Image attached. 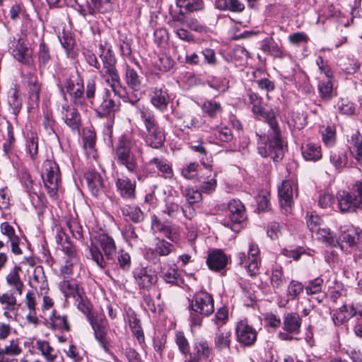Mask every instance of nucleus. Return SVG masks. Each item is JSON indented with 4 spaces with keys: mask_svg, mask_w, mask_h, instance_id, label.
<instances>
[{
    "mask_svg": "<svg viewBox=\"0 0 362 362\" xmlns=\"http://www.w3.org/2000/svg\"><path fill=\"white\" fill-rule=\"evenodd\" d=\"M245 100L252 106L251 110L255 117L265 121L269 127L267 139L264 136V141L259 144V153L263 157H271L275 162L279 161L284 152L276 112L273 110L266 111L262 106V98L252 90L247 92Z\"/></svg>",
    "mask_w": 362,
    "mask_h": 362,
    "instance_id": "nucleus-1",
    "label": "nucleus"
},
{
    "mask_svg": "<svg viewBox=\"0 0 362 362\" xmlns=\"http://www.w3.org/2000/svg\"><path fill=\"white\" fill-rule=\"evenodd\" d=\"M235 335L241 346L250 347L257 341V332L246 320H241L236 325Z\"/></svg>",
    "mask_w": 362,
    "mask_h": 362,
    "instance_id": "nucleus-12",
    "label": "nucleus"
},
{
    "mask_svg": "<svg viewBox=\"0 0 362 362\" xmlns=\"http://www.w3.org/2000/svg\"><path fill=\"white\" fill-rule=\"evenodd\" d=\"M315 232L317 240L329 245L337 247V244L339 243L338 239L328 228H318Z\"/></svg>",
    "mask_w": 362,
    "mask_h": 362,
    "instance_id": "nucleus-45",
    "label": "nucleus"
},
{
    "mask_svg": "<svg viewBox=\"0 0 362 362\" xmlns=\"http://www.w3.org/2000/svg\"><path fill=\"white\" fill-rule=\"evenodd\" d=\"M117 264L123 271L128 272L132 265L129 254L123 250H120L117 254Z\"/></svg>",
    "mask_w": 362,
    "mask_h": 362,
    "instance_id": "nucleus-63",
    "label": "nucleus"
},
{
    "mask_svg": "<svg viewBox=\"0 0 362 362\" xmlns=\"http://www.w3.org/2000/svg\"><path fill=\"white\" fill-rule=\"evenodd\" d=\"M74 299L76 300L78 309L87 317L89 323H90L91 318L95 319L97 315H100V313L93 314L91 313L92 305L85 296V293L81 296H77Z\"/></svg>",
    "mask_w": 362,
    "mask_h": 362,
    "instance_id": "nucleus-44",
    "label": "nucleus"
},
{
    "mask_svg": "<svg viewBox=\"0 0 362 362\" xmlns=\"http://www.w3.org/2000/svg\"><path fill=\"white\" fill-rule=\"evenodd\" d=\"M231 337L232 333L230 330L218 327L215 333L214 339L215 349L219 351L226 349H230Z\"/></svg>",
    "mask_w": 362,
    "mask_h": 362,
    "instance_id": "nucleus-30",
    "label": "nucleus"
},
{
    "mask_svg": "<svg viewBox=\"0 0 362 362\" xmlns=\"http://www.w3.org/2000/svg\"><path fill=\"white\" fill-rule=\"evenodd\" d=\"M188 309L189 312V321L192 332L200 328L203 317L211 315L214 311L213 297L206 291L196 292L189 298Z\"/></svg>",
    "mask_w": 362,
    "mask_h": 362,
    "instance_id": "nucleus-3",
    "label": "nucleus"
},
{
    "mask_svg": "<svg viewBox=\"0 0 362 362\" xmlns=\"http://www.w3.org/2000/svg\"><path fill=\"white\" fill-rule=\"evenodd\" d=\"M175 250L174 245L167 240L156 238L154 240L153 248H148L145 252V257L151 259L155 255L159 256H168Z\"/></svg>",
    "mask_w": 362,
    "mask_h": 362,
    "instance_id": "nucleus-21",
    "label": "nucleus"
},
{
    "mask_svg": "<svg viewBox=\"0 0 362 362\" xmlns=\"http://www.w3.org/2000/svg\"><path fill=\"white\" fill-rule=\"evenodd\" d=\"M183 195L189 204L198 203L202 199L201 191L194 187L186 188L183 192Z\"/></svg>",
    "mask_w": 362,
    "mask_h": 362,
    "instance_id": "nucleus-62",
    "label": "nucleus"
},
{
    "mask_svg": "<svg viewBox=\"0 0 362 362\" xmlns=\"http://www.w3.org/2000/svg\"><path fill=\"white\" fill-rule=\"evenodd\" d=\"M122 214L124 216L135 223L143 221L144 218V213L141 211V209L134 205H127L124 206L122 209Z\"/></svg>",
    "mask_w": 362,
    "mask_h": 362,
    "instance_id": "nucleus-50",
    "label": "nucleus"
},
{
    "mask_svg": "<svg viewBox=\"0 0 362 362\" xmlns=\"http://www.w3.org/2000/svg\"><path fill=\"white\" fill-rule=\"evenodd\" d=\"M362 230L354 226L349 227L346 230L341 232L339 239L338 240L339 243L337 246H339L342 250H349L356 246V243L360 239Z\"/></svg>",
    "mask_w": 362,
    "mask_h": 362,
    "instance_id": "nucleus-17",
    "label": "nucleus"
},
{
    "mask_svg": "<svg viewBox=\"0 0 362 362\" xmlns=\"http://www.w3.org/2000/svg\"><path fill=\"white\" fill-rule=\"evenodd\" d=\"M26 150L30 158L34 160L38 152V136L35 132L27 134Z\"/></svg>",
    "mask_w": 362,
    "mask_h": 362,
    "instance_id": "nucleus-49",
    "label": "nucleus"
},
{
    "mask_svg": "<svg viewBox=\"0 0 362 362\" xmlns=\"http://www.w3.org/2000/svg\"><path fill=\"white\" fill-rule=\"evenodd\" d=\"M324 281L320 277H317L313 280L308 281L305 289L308 295L316 294L322 291Z\"/></svg>",
    "mask_w": 362,
    "mask_h": 362,
    "instance_id": "nucleus-64",
    "label": "nucleus"
},
{
    "mask_svg": "<svg viewBox=\"0 0 362 362\" xmlns=\"http://www.w3.org/2000/svg\"><path fill=\"white\" fill-rule=\"evenodd\" d=\"M117 189L120 195L124 199H132L135 195V182H132L128 177L118 178L116 182Z\"/></svg>",
    "mask_w": 362,
    "mask_h": 362,
    "instance_id": "nucleus-32",
    "label": "nucleus"
},
{
    "mask_svg": "<svg viewBox=\"0 0 362 362\" xmlns=\"http://www.w3.org/2000/svg\"><path fill=\"white\" fill-rule=\"evenodd\" d=\"M278 194L281 209L285 214H290L293 204V197L298 194L297 184L294 180H287L279 187Z\"/></svg>",
    "mask_w": 362,
    "mask_h": 362,
    "instance_id": "nucleus-9",
    "label": "nucleus"
},
{
    "mask_svg": "<svg viewBox=\"0 0 362 362\" xmlns=\"http://www.w3.org/2000/svg\"><path fill=\"white\" fill-rule=\"evenodd\" d=\"M61 117L64 123L73 131H78L81 125V115L78 110L71 105L62 106Z\"/></svg>",
    "mask_w": 362,
    "mask_h": 362,
    "instance_id": "nucleus-20",
    "label": "nucleus"
},
{
    "mask_svg": "<svg viewBox=\"0 0 362 362\" xmlns=\"http://www.w3.org/2000/svg\"><path fill=\"white\" fill-rule=\"evenodd\" d=\"M176 5L180 12H194L202 10L204 7L202 0H176Z\"/></svg>",
    "mask_w": 362,
    "mask_h": 362,
    "instance_id": "nucleus-46",
    "label": "nucleus"
},
{
    "mask_svg": "<svg viewBox=\"0 0 362 362\" xmlns=\"http://www.w3.org/2000/svg\"><path fill=\"white\" fill-rule=\"evenodd\" d=\"M28 89L30 99L37 103L40 99V85L35 76H31L28 79Z\"/></svg>",
    "mask_w": 362,
    "mask_h": 362,
    "instance_id": "nucleus-54",
    "label": "nucleus"
},
{
    "mask_svg": "<svg viewBox=\"0 0 362 362\" xmlns=\"http://www.w3.org/2000/svg\"><path fill=\"white\" fill-rule=\"evenodd\" d=\"M88 187L93 196L98 197L103 192V180L102 176L95 170H88L85 173Z\"/></svg>",
    "mask_w": 362,
    "mask_h": 362,
    "instance_id": "nucleus-26",
    "label": "nucleus"
},
{
    "mask_svg": "<svg viewBox=\"0 0 362 362\" xmlns=\"http://www.w3.org/2000/svg\"><path fill=\"white\" fill-rule=\"evenodd\" d=\"M354 190L356 193L354 197L346 191L338 192L337 198L341 212L353 211L356 209H362V181L355 183Z\"/></svg>",
    "mask_w": 362,
    "mask_h": 362,
    "instance_id": "nucleus-8",
    "label": "nucleus"
},
{
    "mask_svg": "<svg viewBox=\"0 0 362 362\" xmlns=\"http://www.w3.org/2000/svg\"><path fill=\"white\" fill-rule=\"evenodd\" d=\"M203 121L202 117L199 115H185L183 117V124L184 127L188 129H197L202 127L203 124Z\"/></svg>",
    "mask_w": 362,
    "mask_h": 362,
    "instance_id": "nucleus-60",
    "label": "nucleus"
},
{
    "mask_svg": "<svg viewBox=\"0 0 362 362\" xmlns=\"http://www.w3.org/2000/svg\"><path fill=\"white\" fill-rule=\"evenodd\" d=\"M65 89L69 94L71 100L76 105L83 106L85 104L84 86L83 81L69 79L65 83Z\"/></svg>",
    "mask_w": 362,
    "mask_h": 362,
    "instance_id": "nucleus-18",
    "label": "nucleus"
},
{
    "mask_svg": "<svg viewBox=\"0 0 362 362\" xmlns=\"http://www.w3.org/2000/svg\"><path fill=\"white\" fill-rule=\"evenodd\" d=\"M8 47L9 49L11 50L14 58L18 61L24 64L30 63V52L21 38L18 40L13 38V40H11L8 44Z\"/></svg>",
    "mask_w": 362,
    "mask_h": 362,
    "instance_id": "nucleus-23",
    "label": "nucleus"
},
{
    "mask_svg": "<svg viewBox=\"0 0 362 362\" xmlns=\"http://www.w3.org/2000/svg\"><path fill=\"white\" fill-rule=\"evenodd\" d=\"M59 288L66 298H75L84 294L83 288L80 286L78 281L74 279H64L59 282Z\"/></svg>",
    "mask_w": 362,
    "mask_h": 362,
    "instance_id": "nucleus-24",
    "label": "nucleus"
},
{
    "mask_svg": "<svg viewBox=\"0 0 362 362\" xmlns=\"http://www.w3.org/2000/svg\"><path fill=\"white\" fill-rule=\"evenodd\" d=\"M1 232L6 235L10 243L11 252L16 255L22 254V250L19 247L20 238L16 235L15 230L8 222H4L1 224Z\"/></svg>",
    "mask_w": 362,
    "mask_h": 362,
    "instance_id": "nucleus-29",
    "label": "nucleus"
},
{
    "mask_svg": "<svg viewBox=\"0 0 362 362\" xmlns=\"http://www.w3.org/2000/svg\"><path fill=\"white\" fill-rule=\"evenodd\" d=\"M318 90L320 97L325 100H329L334 95L333 85L332 81L327 78L319 83Z\"/></svg>",
    "mask_w": 362,
    "mask_h": 362,
    "instance_id": "nucleus-55",
    "label": "nucleus"
},
{
    "mask_svg": "<svg viewBox=\"0 0 362 362\" xmlns=\"http://www.w3.org/2000/svg\"><path fill=\"white\" fill-rule=\"evenodd\" d=\"M194 349L195 351L194 356L198 358V361L202 358H208L211 353V349L210 348L208 341L203 338L196 339L194 340Z\"/></svg>",
    "mask_w": 362,
    "mask_h": 362,
    "instance_id": "nucleus-37",
    "label": "nucleus"
},
{
    "mask_svg": "<svg viewBox=\"0 0 362 362\" xmlns=\"http://www.w3.org/2000/svg\"><path fill=\"white\" fill-rule=\"evenodd\" d=\"M302 156L305 160L315 162L322 158L321 147L317 144L308 142L302 146Z\"/></svg>",
    "mask_w": 362,
    "mask_h": 362,
    "instance_id": "nucleus-34",
    "label": "nucleus"
},
{
    "mask_svg": "<svg viewBox=\"0 0 362 362\" xmlns=\"http://www.w3.org/2000/svg\"><path fill=\"white\" fill-rule=\"evenodd\" d=\"M8 103L13 115H17L22 107L21 100L18 97L16 90H11L8 97Z\"/></svg>",
    "mask_w": 362,
    "mask_h": 362,
    "instance_id": "nucleus-59",
    "label": "nucleus"
},
{
    "mask_svg": "<svg viewBox=\"0 0 362 362\" xmlns=\"http://www.w3.org/2000/svg\"><path fill=\"white\" fill-rule=\"evenodd\" d=\"M162 277L168 284H177L180 279V274L175 264L164 265L160 270Z\"/></svg>",
    "mask_w": 362,
    "mask_h": 362,
    "instance_id": "nucleus-39",
    "label": "nucleus"
},
{
    "mask_svg": "<svg viewBox=\"0 0 362 362\" xmlns=\"http://www.w3.org/2000/svg\"><path fill=\"white\" fill-rule=\"evenodd\" d=\"M98 54L103 62L102 69H111L115 66L116 59L114 53L110 48H108L105 51L103 45L100 44Z\"/></svg>",
    "mask_w": 362,
    "mask_h": 362,
    "instance_id": "nucleus-43",
    "label": "nucleus"
},
{
    "mask_svg": "<svg viewBox=\"0 0 362 362\" xmlns=\"http://www.w3.org/2000/svg\"><path fill=\"white\" fill-rule=\"evenodd\" d=\"M175 343L178 346L180 352L186 356L190 352V346L187 339L185 337L182 332H176L175 333Z\"/></svg>",
    "mask_w": 362,
    "mask_h": 362,
    "instance_id": "nucleus-57",
    "label": "nucleus"
},
{
    "mask_svg": "<svg viewBox=\"0 0 362 362\" xmlns=\"http://www.w3.org/2000/svg\"><path fill=\"white\" fill-rule=\"evenodd\" d=\"M100 74L104 81L110 85L115 95L123 98L124 102H128L132 105L138 103L139 96L137 94L132 95L129 93H127L126 95H123V89L116 66L107 69H101Z\"/></svg>",
    "mask_w": 362,
    "mask_h": 362,
    "instance_id": "nucleus-7",
    "label": "nucleus"
},
{
    "mask_svg": "<svg viewBox=\"0 0 362 362\" xmlns=\"http://www.w3.org/2000/svg\"><path fill=\"white\" fill-rule=\"evenodd\" d=\"M117 247L114 239L108 234L100 233L90 237L89 255L101 269L106 267L107 260H113Z\"/></svg>",
    "mask_w": 362,
    "mask_h": 362,
    "instance_id": "nucleus-2",
    "label": "nucleus"
},
{
    "mask_svg": "<svg viewBox=\"0 0 362 362\" xmlns=\"http://www.w3.org/2000/svg\"><path fill=\"white\" fill-rule=\"evenodd\" d=\"M149 98L152 105L159 111L165 112L170 102V96L164 86H157L151 88Z\"/></svg>",
    "mask_w": 362,
    "mask_h": 362,
    "instance_id": "nucleus-14",
    "label": "nucleus"
},
{
    "mask_svg": "<svg viewBox=\"0 0 362 362\" xmlns=\"http://www.w3.org/2000/svg\"><path fill=\"white\" fill-rule=\"evenodd\" d=\"M42 177L48 194L55 198L60 183V173L58 165L54 160H46L43 163Z\"/></svg>",
    "mask_w": 362,
    "mask_h": 362,
    "instance_id": "nucleus-5",
    "label": "nucleus"
},
{
    "mask_svg": "<svg viewBox=\"0 0 362 362\" xmlns=\"http://www.w3.org/2000/svg\"><path fill=\"white\" fill-rule=\"evenodd\" d=\"M201 108L203 112L211 118H216L223 112L221 103L212 99L204 101Z\"/></svg>",
    "mask_w": 362,
    "mask_h": 362,
    "instance_id": "nucleus-40",
    "label": "nucleus"
},
{
    "mask_svg": "<svg viewBox=\"0 0 362 362\" xmlns=\"http://www.w3.org/2000/svg\"><path fill=\"white\" fill-rule=\"evenodd\" d=\"M210 88L219 93H224L228 89V81L225 78L214 77L208 81Z\"/></svg>",
    "mask_w": 362,
    "mask_h": 362,
    "instance_id": "nucleus-61",
    "label": "nucleus"
},
{
    "mask_svg": "<svg viewBox=\"0 0 362 362\" xmlns=\"http://www.w3.org/2000/svg\"><path fill=\"white\" fill-rule=\"evenodd\" d=\"M286 282V280L284 275L282 268L281 267H276L273 268L270 276V283L272 288L275 290V293L281 290Z\"/></svg>",
    "mask_w": 362,
    "mask_h": 362,
    "instance_id": "nucleus-42",
    "label": "nucleus"
},
{
    "mask_svg": "<svg viewBox=\"0 0 362 362\" xmlns=\"http://www.w3.org/2000/svg\"><path fill=\"white\" fill-rule=\"evenodd\" d=\"M139 113L146 131V144L153 148H160L164 144L165 136L164 131L159 127L154 114L150 110L144 108L140 109Z\"/></svg>",
    "mask_w": 362,
    "mask_h": 362,
    "instance_id": "nucleus-4",
    "label": "nucleus"
},
{
    "mask_svg": "<svg viewBox=\"0 0 362 362\" xmlns=\"http://www.w3.org/2000/svg\"><path fill=\"white\" fill-rule=\"evenodd\" d=\"M124 79L128 87L132 88L134 91L138 92L140 90L142 78L137 71L128 64H126L124 68ZM129 93L132 95L137 94L139 98L141 97V94L138 93Z\"/></svg>",
    "mask_w": 362,
    "mask_h": 362,
    "instance_id": "nucleus-28",
    "label": "nucleus"
},
{
    "mask_svg": "<svg viewBox=\"0 0 362 362\" xmlns=\"http://www.w3.org/2000/svg\"><path fill=\"white\" fill-rule=\"evenodd\" d=\"M116 163L119 165L124 166L129 173L134 174L137 173L139 165L137 158L134 154H132Z\"/></svg>",
    "mask_w": 362,
    "mask_h": 362,
    "instance_id": "nucleus-56",
    "label": "nucleus"
},
{
    "mask_svg": "<svg viewBox=\"0 0 362 362\" xmlns=\"http://www.w3.org/2000/svg\"><path fill=\"white\" fill-rule=\"evenodd\" d=\"M301 318L297 313H287L283 319L284 332L278 333V337L283 341L295 339V335L300 332Z\"/></svg>",
    "mask_w": 362,
    "mask_h": 362,
    "instance_id": "nucleus-11",
    "label": "nucleus"
},
{
    "mask_svg": "<svg viewBox=\"0 0 362 362\" xmlns=\"http://www.w3.org/2000/svg\"><path fill=\"white\" fill-rule=\"evenodd\" d=\"M238 263L245 266L247 274L250 276H255L259 273V250L258 246L251 243L249 246L247 256L245 252H238L237 255Z\"/></svg>",
    "mask_w": 362,
    "mask_h": 362,
    "instance_id": "nucleus-10",
    "label": "nucleus"
},
{
    "mask_svg": "<svg viewBox=\"0 0 362 362\" xmlns=\"http://www.w3.org/2000/svg\"><path fill=\"white\" fill-rule=\"evenodd\" d=\"M262 50L267 53L275 58H283L284 57V52L277 42H276L273 38H266L262 42L261 45Z\"/></svg>",
    "mask_w": 362,
    "mask_h": 362,
    "instance_id": "nucleus-36",
    "label": "nucleus"
},
{
    "mask_svg": "<svg viewBox=\"0 0 362 362\" xmlns=\"http://www.w3.org/2000/svg\"><path fill=\"white\" fill-rule=\"evenodd\" d=\"M22 271L19 265H15L6 276V281L9 288H11V293L21 296L25 287L24 283L21 278L20 273Z\"/></svg>",
    "mask_w": 362,
    "mask_h": 362,
    "instance_id": "nucleus-22",
    "label": "nucleus"
},
{
    "mask_svg": "<svg viewBox=\"0 0 362 362\" xmlns=\"http://www.w3.org/2000/svg\"><path fill=\"white\" fill-rule=\"evenodd\" d=\"M357 308L351 305H342L332 315V320L335 325L339 326L356 315Z\"/></svg>",
    "mask_w": 362,
    "mask_h": 362,
    "instance_id": "nucleus-31",
    "label": "nucleus"
},
{
    "mask_svg": "<svg viewBox=\"0 0 362 362\" xmlns=\"http://www.w3.org/2000/svg\"><path fill=\"white\" fill-rule=\"evenodd\" d=\"M136 146V141L127 136H122L114 148V159L119 161L132 154V148Z\"/></svg>",
    "mask_w": 362,
    "mask_h": 362,
    "instance_id": "nucleus-19",
    "label": "nucleus"
},
{
    "mask_svg": "<svg viewBox=\"0 0 362 362\" xmlns=\"http://www.w3.org/2000/svg\"><path fill=\"white\" fill-rule=\"evenodd\" d=\"M147 165H155L158 171L165 179H170L173 177L172 166L165 158H153L148 162Z\"/></svg>",
    "mask_w": 362,
    "mask_h": 362,
    "instance_id": "nucleus-33",
    "label": "nucleus"
},
{
    "mask_svg": "<svg viewBox=\"0 0 362 362\" xmlns=\"http://www.w3.org/2000/svg\"><path fill=\"white\" fill-rule=\"evenodd\" d=\"M226 216L228 218L226 226L235 230L232 224L240 223L246 218L245 206L240 200H230L228 204Z\"/></svg>",
    "mask_w": 362,
    "mask_h": 362,
    "instance_id": "nucleus-15",
    "label": "nucleus"
},
{
    "mask_svg": "<svg viewBox=\"0 0 362 362\" xmlns=\"http://www.w3.org/2000/svg\"><path fill=\"white\" fill-rule=\"evenodd\" d=\"M16 293L6 292L0 294V304L3 310L18 311V305Z\"/></svg>",
    "mask_w": 362,
    "mask_h": 362,
    "instance_id": "nucleus-41",
    "label": "nucleus"
},
{
    "mask_svg": "<svg viewBox=\"0 0 362 362\" xmlns=\"http://www.w3.org/2000/svg\"><path fill=\"white\" fill-rule=\"evenodd\" d=\"M349 148L356 163L362 165V136L358 132L352 134Z\"/></svg>",
    "mask_w": 362,
    "mask_h": 362,
    "instance_id": "nucleus-35",
    "label": "nucleus"
},
{
    "mask_svg": "<svg viewBox=\"0 0 362 362\" xmlns=\"http://www.w3.org/2000/svg\"><path fill=\"white\" fill-rule=\"evenodd\" d=\"M36 349L47 361L54 362L57 357V351L45 340H37L36 341Z\"/></svg>",
    "mask_w": 362,
    "mask_h": 362,
    "instance_id": "nucleus-38",
    "label": "nucleus"
},
{
    "mask_svg": "<svg viewBox=\"0 0 362 362\" xmlns=\"http://www.w3.org/2000/svg\"><path fill=\"white\" fill-rule=\"evenodd\" d=\"M119 109V102H116L106 90L103 96V101L97 108V113L100 117H107L118 111Z\"/></svg>",
    "mask_w": 362,
    "mask_h": 362,
    "instance_id": "nucleus-25",
    "label": "nucleus"
},
{
    "mask_svg": "<svg viewBox=\"0 0 362 362\" xmlns=\"http://www.w3.org/2000/svg\"><path fill=\"white\" fill-rule=\"evenodd\" d=\"M134 277L140 288H148L158 281L157 274L148 267H137L133 272Z\"/></svg>",
    "mask_w": 362,
    "mask_h": 362,
    "instance_id": "nucleus-16",
    "label": "nucleus"
},
{
    "mask_svg": "<svg viewBox=\"0 0 362 362\" xmlns=\"http://www.w3.org/2000/svg\"><path fill=\"white\" fill-rule=\"evenodd\" d=\"M90 324L95 340L104 351L109 353L113 340L110 334L108 322L105 317L103 315H97L95 319L91 318Z\"/></svg>",
    "mask_w": 362,
    "mask_h": 362,
    "instance_id": "nucleus-6",
    "label": "nucleus"
},
{
    "mask_svg": "<svg viewBox=\"0 0 362 362\" xmlns=\"http://www.w3.org/2000/svg\"><path fill=\"white\" fill-rule=\"evenodd\" d=\"M204 131L208 134L206 139L209 143L221 145L223 143H228L233 139V134L230 129L226 126L209 127L204 126Z\"/></svg>",
    "mask_w": 362,
    "mask_h": 362,
    "instance_id": "nucleus-13",
    "label": "nucleus"
},
{
    "mask_svg": "<svg viewBox=\"0 0 362 362\" xmlns=\"http://www.w3.org/2000/svg\"><path fill=\"white\" fill-rule=\"evenodd\" d=\"M296 84L298 90L303 94L308 95L313 90L310 83L309 78L304 72H300L297 74Z\"/></svg>",
    "mask_w": 362,
    "mask_h": 362,
    "instance_id": "nucleus-52",
    "label": "nucleus"
},
{
    "mask_svg": "<svg viewBox=\"0 0 362 362\" xmlns=\"http://www.w3.org/2000/svg\"><path fill=\"white\" fill-rule=\"evenodd\" d=\"M329 160L337 170H340L346 165L347 156L343 151H332Z\"/></svg>",
    "mask_w": 362,
    "mask_h": 362,
    "instance_id": "nucleus-51",
    "label": "nucleus"
},
{
    "mask_svg": "<svg viewBox=\"0 0 362 362\" xmlns=\"http://www.w3.org/2000/svg\"><path fill=\"white\" fill-rule=\"evenodd\" d=\"M199 165L197 162H191L184 165L181 169L182 175L187 180L197 178Z\"/></svg>",
    "mask_w": 362,
    "mask_h": 362,
    "instance_id": "nucleus-58",
    "label": "nucleus"
},
{
    "mask_svg": "<svg viewBox=\"0 0 362 362\" xmlns=\"http://www.w3.org/2000/svg\"><path fill=\"white\" fill-rule=\"evenodd\" d=\"M63 236H65L64 233L57 234L56 237L57 242L60 245L62 250L64 252L66 257L64 258H77L76 251L74 245L65 237L64 240Z\"/></svg>",
    "mask_w": 362,
    "mask_h": 362,
    "instance_id": "nucleus-47",
    "label": "nucleus"
},
{
    "mask_svg": "<svg viewBox=\"0 0 362 362\" xmlns=\"http://www.w3.org/2000/svg\"><path fill=\"white\" fill-rule=\"evenodd\" d=\"M50 320L51 327L54 329L67 332L70 329L67 317L66 315H61L58 314L55 310L53 311L52 315L50 317Z\"/></svg>",
    "mask_w": 362,
    "mask_h": 362,
    "instance_id": "nucleus-48",
    "label": "nucleus"
},
{
    "mask_svg": "<svg viewBox=\"0 0 362 362\" xmlns=\"http://www.w3.org/2000/svg\"><path fill=\"white\" fill-rule=\"evenodd\" d=\"M128 322L129 327L134 335L137 338L139 342L143 341L144 340V332L140 325V321L134 313L129 315Z\"/></svg>",
    "mask_w": 362,
    "mask_h": 362,
    "instance_id": "nucleus-53",
    "label": "nucleus"
},
{
    "mask_svg": "<svg viewBox=\"0 0 362 362\" xmlns=\"http://www.w3.org/2000/svg\"><path fill=\"white\" fill-rule=\"evenodd\" d=\"M206 264L211 270L220 271L227 265L228 257L221 250H214L208 255Z\"/></svg>",
    "mask_w": 362,
    "mask_h": 362,
    "instance_id": "nucleus-27",
    "label": "nucleus"
}]
</instances>
